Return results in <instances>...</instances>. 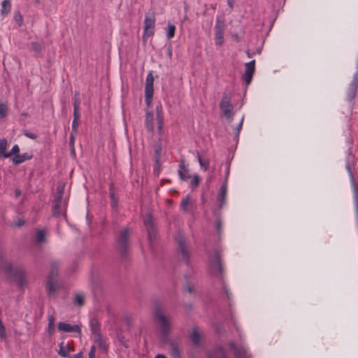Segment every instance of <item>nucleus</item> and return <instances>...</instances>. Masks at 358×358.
I'll use <instances>...</instances> for the list:
<instances>
[{"instance_id": "c03bdc74", "label": "nucleus", "mask_w": 358, "mask_h": 358, "mask_svg": "<svg viewBox=\"0 0 358 358\" xmlns=\"http://www.w3.org/2000/svg\"><path fill=\"white\" fill-rule=\"evenodd\" d=\"M55 326V318L53 315L48 316V331L50 333L53 331Z\"/></svg>"}, {"instance_id": "bf43d9fd", "label": "nucleus", "mask_w": 358, "mask_h": 358, "mask_svg": "<svg viewBox=\"0 0 358 358\" xmlns=\"http://www.w3.org/2000/svg\"><path fill=\"white\" fill-rule=\"evenodd\" d=\"M227 3L231 10L234 8V0H227Z\"/></svg>"}, {"instance_id": "680f3d73", "label": "nucleus", "mask_w": 358, "mask_h": 358, "mask_svg": "<svg viewBox=\"0 0 358 358\" xmlns=\"http://www.w3.org/2000/svg\"><path fill=\"white\" fill-rule=\"evenodd\" d=\"M119 339H120V342L122 343V345H123L124 346H125V347H127V348L128 347V345H127V344L126 343V342H124V340H123V339H124V338H123V337H122V338H119Z\"/></svg>"}, {"instance_id": "4c0bfd02", "label": "nucleus", "mask_w": 358, "mask_h": 358, "mask_svg": "<svg viewBox=\"0 0 358 358\" xmlns=\"http://www.w3.org/2000/svg\"><path fill=\"white\" fill-rule=\"evenodd\" d=\"M84 303H85V299L83 295H81V294L76 295L75 299H74V303L76 305L82 306L84 305Z\"/></svg>"}, {"instance_id": "7ed1b4c3", "label": "nucleus", "mask_w": 358, "mask_h": 358, "mask_svg": "<svg viewBox=\"0 0 358 358\" xmlns=\"http://www.w3.org/2000/svg\"><path fill=\"white\" fill-rule=\"evenodd\" d=\"M154 319L159 326L160 333L162 337L166 339L171 331V324L159 308L155 309L154 312Z\"/></svg>"}, {"instance_id": "5701e85b", "label": "nucleus", "mask_w": 358, "mask_h": 358, "mask_svg": "<svg viewBox=\"0 0 358 358\" xmlns=\"http://www.w3.org/2000/svg\"><path fill=\"white\" fill-rule=\"evenodd\" d=\"M208 358H227L224 348L222 346H216L208 352Z\"/></svg>"}, {"instance_id": "9b49d317", "label": "nucleus", "mask_w": 358, "mask_h": 358, "mask_svg": "<svg viewBox=\"0 0 358 358\" xmlns=\"http://www.w3.org/2000/svg\"><path fill=\"white\" fill-rule=\"evenodd\" d=\"M144 224L147 229L148 240L150 243H152L156 236V229L151 214H148L146 215V217L144 220Z\"/></svg>"}, {"instance_id": "393cba45", "label": "nucleus", "mask_w": 358, "mask_h": 358, "mask_svg": "<svg viewBox=\"0 0 358 358\" xmlns=\"http://www.w3.org/2000/svg\"><path fill=\"white\" fill-rule=\"evenodd\" d=\"M145 125L147 130L152 133L154 131V115L152 111H147L145 114Z\"/></svg>"}, {"instance_id": "6e6d98bb", "label": "nucleus", "mask_w": 358, "mask_h": 358, "mask_svg": "<svg viewBox=\"0 0 358 358\" xmlns=\"http://www.w3.org/2000/svg\"><path fill=\"white\" fill-rule=\"evenodd\" d=\"M224 290L225 292V294L227 295V297L229 300H230V298H231V293L229 292V289L224 285Z\"/></svg>"}, {"instance_id": "0e129e2a", "label": "nucleus", "mask_w": 358, "mask_h": 358, "mask_svg": "<svg viewBox=\"0 0 358 358\" xmlns=\"http://www.w3.org/2000/svg\"><path fill=\"white\" fill-rule=\"evenodd\" d=\"M155 358H166L164 355H157Z\"/></svg>"}, {"instance_id": "9d476101", "label": "nucleus", "mask_w": 358, "mask_h": 358, "mask_svg": "<svg viewBox=\"0 0 358 358\" xmlns=\"http://www.w3.org/2000/svg\"><path fill=\"white\" fill-rule=\"evenodd\" d=\"M8 277L12 280L16 281L20 288H22L27 284L25 272L22 268H17L15 270L13 269L11 275Z\"/></svg>"}, {"instance_id": "58836bf2", "label": "nucleus", "mask_w": 358, "mask_h": 358, "mask_svg": "<svg viewBox=\"0 0 358 358\" xmlns=\"http://www.w3.org/2000/svg\"><path fill=\"white\" fill-rule=\"evenodd\" d=\"M73 108H80V99L78 92H75L73 97Z\"/></svg>"}, {"instance_id": "de8ad7c7", "label": "nucleus", "mask_w": 358, "mask_h": 358, "mask_svg": "<svg viewBox=\"0 0 358 358\" xmlns=\"http://www.w3.org/2000/svg\"><path fill=\"white\" fill-rule=\"evenodd\" d=\"M73 119L80 120V108H73Z\"/></svg>"}, {"instance_id": "603ef678", "label": "nucleus", "mask_w": 358, "mask_h": 358, "mask_svg": "<svg viewBox=\"0 0 358 358\" xmlns=\"http://www.w3.org/2000/svg\"><path fill=\"white\" fill-rule=\"evenodd\" d=\"M15 20L18 23L19 26H21L22 24V15L18 13L17 15H15Z\"/></svg>"}, {"instance_id": "e433bc0d", "label": "nucleus", "mask_w": 358, "mask_h": 358, "mask_svg": "<svg viewBox=\"0 0 358 358\" xmlns=\"http://www.w3.org/2000/svg\"><path fill=\"white\" fill-rule=\"evenodd\" d=\"M176 27L170 23L168 24V31L166 36L169 39L172 38L175 35Z\"/></svg>"}, {"instance_id": "aec40b11", "label": "nucleus", "mask_w": 358, "mask_h": 358, "mask_svg": "<svg viewBox=\"0 0 358 358\" xmlns=\"http://www.w3.org/2000/svg\"><path fill=\"white\" fill-rule=\"evenodd\" d=\"M189 338L194 345L199 346L201 345V336L199 331V327L197 326L193 327L189 335Z\"/></svg>"}, {"instance_id": "ddd939ff", "label": "nucleus", "mask_w": 358, "mask_h": 358, "mask_svg": "<svg viewBox=\"0 0 358 358\" xmlns=\"http://www.w3.org/2000/svg\"><path fill=\"white\" fill-rule=\"evenodd\" d=\"M229 348L234 351L236 358H250L247 349L243 346H237L233 341L229 343Z\"/></svg>"}, {"instance_id": "79ce46f5", "label": "nucleus", "mask_w": 358, "mask_h": 358, "mask_svg": "<svg viewBox=\"0 0 358 358\" xmlns=\"http://www.w3.org/2000/svg\"><path fill=\"white\" fill-rule=\"evenodd\" d=\"M31 48L36 52H40L42 50L41 44L38 42H32L31 43Z\"/></svg>"}, {"instance_id": "f257e3e1", "label": "nucleus", "mask_w": 358, "mask_h": 358, "mask_svg": "<svg viewBox=\"0 0 358 358\" xmlns=\"http://www.w3.org/2000/svg\"><path fill=\"white\" fill-rule=\"evenodd\" d=\"M208 262L211 273L222 279L223 278L224 267L220 252L217 250H215L209 257Z\"/></svg>"}, {"instance_id": "f8f14e48", "label": "nucleus", "mask_w": 358, "mask_h": 358, "mask_svg": "<svg viewBox=\"0 0 358 358\" xmlns=\"http://www.w3.org/2000/svg\"><path fill=\"white\" fill-rule=\"evenodd\" d=\"M245 69L243 75V79L246 85L250 84L255 70V60L253 59L245 64Z\"/></svg>"}, {"instance_id": "f3484780", "label": "nucleus", "mask_w": 358, "mask_h": 358, "mask_svg": "<svg viewBox=\"0 0 358 358\" xmlns=\"http://www.w3.org/2000/svg\"><path fill=\"white\" fill-rule=\"evenodd\" d=\"M58 329L62 332H78L80 333L81 330L78 325H71L65 322H59Z\"/></svg>"}, {"instance_id": "3c124183", "label": "nucleus", "mask_w": 358, "mask_h": 358, "mask_svg": "<svg viewBox=\"0 0 358 358\" xmlns=\"http://www.w3.org/2000/svg\"><path fill=\"white\" fill-rule=\"evenodd\" d=\"M96 347L92 345L89 352V358H95Z\"/></svg>"}, {"instance_id": "2f4dec72", "label": "nucleus", "mask_w": 358, "mask_h": 358, "mask_svg": "<svg viewBox=\"0 0 358 358\" xmlns=\"http://www.w3.org/2000/svg\"><path fill=\"white\" fill-rule=\"evenodd\" d=\"M171 355L173 358H181L180 350L177 343L171 344Z\"/></svg>"}, {"instance_id": "4be33fe9", "label": "nucleus", "mask_w": 358, "mask_h": 358, "mask_svg": "<svg viewBox=\"0 0 358 358\" xmlns=\"http://www.w3.org/2000/svg\"><path fill=\"white\" fill-rule=\"evenodd\" d=\"M90 327L92 333V336H95L96 335L101 334V324L96 318H92L90 321Z\"/></svg>"}, {"instance_id": "c756f323", "label": "nucleus", "mask_w": 358, "mask_h": 358, "mask_svg": "<svg viewBox=\"0 0 358 358\" xmlns=\"http://www.w3.org/2000/svg\"><path fill=\"white\" fill-rule=\"evenodd\" d=\"M11 9V3L9 0H3L1 2V13L2 15H7Z\"/></svg>"}, {"instance_id": "a211bd4d", "label": "nucleus", "mask_w": 358, "mask_h": 358, "mask_svg": "<svg viewBox=\"0 0 358 358\" xmlns=\"http://www.w3.org/2000/svg\"><path fill=\"white\" fill-rule=\"evenodd\" d=\"M63 199H56L52 204V215L55 217H60L64 214L62 208Z\"/></svg>"}, {"instance_id": "8fccbe9b", "label": "nucleus", "mask_w": 358, "mask_h": 358, "mask_svg": "<svg viewBox=\"0 0 358 358\" xmlns=\"http://www.w3.org/2000/svg\"><path fill=\"white\" fill-rule=\"evenodd\" d=\"M76 134H77V133H73V131H71L70 134L69 143L71 146H73V145H74Z\"/></svg>"}, {"instance_id": "69168bd1", "label": "nucleus", "mask_w": 358, "mask_h": 358, "mask_svg": "<svg viewBox=\"0 0 358 358\" xmlns=\"http://www.w3.org/2000/svg\"><path fill=\"white\" fill-rule=\"evenodd\" d=\"M246 53H247V56L248 57H252L253 56V55H254L253 53H250L249 51H247Z\"/></svg>"}, {"instance_id": "cd10ccee", "label": "nucleus", "mask_w": 358, "mask_h": 358, "mask_svg": "<svg viewBox=\"0 0 358 358\" xmlns=\"http://www.w3.org/2000/svg\"><path fill=\"white\" fill-rule=\"evenodd\" d=\"M71 350V348L69 347V345L67 344L66 345H64V342H62L59 344V350H58V354L63 357H70L69 351Z\"/></svg>"}, {"instance_id": "4468645a", "label": "nucleus", "mask_w": 358, "mask_h": 358, "mask_svg": "<svg viewBox=\"0 0 358 358\" xmlns=\"http://www.w3.org/2000/svg\"><path fill=\"white\" fill-rule=\"evenodd\" d=\"M109 196L110 199V204L112 208L117 210L118 206L119 197L117 194L116 187L113 182H110L109 185Z\"/></svg>"}, {"instance_id": "c9c22d12", "label": "nucleus", "mask_w": 358, "mask_h": 358, "mask_svg": "<svg viewBox=\"0 0 358 358\" xmlns=\"http://www.w3.org/2000/svg\"><path fill=\"white\" fill-rule=\"evenodd\" d=\"M17 155H20V148L17 145H15L13 146L11 150L6 153V155H5V158H8L11 157L12 155L15 156Z\"/></svg>"}, {"instance_id": "4d7b16f0", "label": "nucleus", "mask_w": 358, "mask_h": 358, "mask_svg": "<svg viewBox=\"0 0 358 358\" xmlns=\"http://www.w3.org/2000/svg\"><path fill=\"white\" fill-rule=\"evenodd\" d=\"M215 331L220 334L223 331V328L222 327V326H220V324H217L215 327Z\"/></svg>"}, {"instance_id": "c85d7f7f", "label": "nucleus", "mask_w": 358, "mask_h": 358, "mask_svg": "<svg viewBox=\"0 0 358 358\" xmlns=\"http://www.w3.org/2000/svg\"><path fill=\"white\" fill-rule=\"evenodd\" d=\"M46 289L49 295L52 294L56 291V279L48 278L46 283Z\"/></svg>"}, {"instance_id": "6e6552de", "label": "nucleus", "mask_w": 358, "mask_h": 358, "mask_svg": "<svg viewBox=\"0 0 358 358\" xmlns=\"http://www.w3.org/2000/svg\"><path fill=\"white\" fill-rule=\"evenodd\" d=\"M358 87V71L355 72L346 90V99L352 101L356 96Z\"/></svg>"}, {"instance_id": "e2e57ef3", "label": "nucleus", "mask_w": 358, "mask_h": 358, "mask_svg": "<svg viewBox=\"0 0 358 358\" xmlns=\"http://www.w3.org/2000/svg\"><path fill=\"white\" fill-rule=\"evenodd\" d=\"M347 169L350 174L351 176H352V171H351V169H350V166L349 164H347Z\"/></svg>"}, {"instance_id": "20e7f679", "label": "nucleus", "mask_w": 358, "mask_h": 358, "mask_svg": "<svg viewBox=\"0 0 358 358\" xmlns=\"http://www.w3.org/2000/svg\"><path fill=\"white\" fill-rule=\"evenodd\" d=\"M155 27V17L153 13H148L145 15L144 20V27L143 40L147 41V40L153 36Z\"/></svg>"}, {"instance_id": "1a4fd4ad", "label": "nucleus", "mask_w": 358, "mask_h": 358, "mask_svg": "<svg viewBox=\"0 0 358 358\" xmlns=\"http://www.w3.org/2000/svg\"><path fill=\"white\" fill-rule=\"evenodd\" d=\"M224 20L217 18L215 26V40L217 45H221L224 42Z\"/></svg>"}, {"instance_id": "f704fd0d", "label": "nucleus", "mask_w": 358, "mask_h": 358, "mask_svg": "<svg viewBox=\"0 0 358 358\" xmlns=\"http://www.w3.org/2000/svg\"><path fill=\"white\" fill-rule=\"evenodd\" d=\"M7 148V141L5 138L0 139V157H5L7 152H6Z\"/></svg>"}, {"instance_id": "052dcab7", "label": "nucleus", "mask_w": 358, "mask_h": 358, "mask_svg": "<svg viewBox=\"0 0 358 358\" xmlns=\"http://www.w3.org/2000/svg\"><path fill=\"white\" fill-rule=\"evenodd\" d=\"M187 291L189 292V293H192L194 292V287L193 286L190 285H187Z\"/></svg>"}, {"instance_id": "a878e982", "label": "nucleus", "mask_w": 358, "mask_h": 358, "mask_svg": "<svg viewBox=\"0 0 358 358\" xmlns=\"http://www.w3.org/2000/svg\"><path fill=\"white\" fill-rule=\"evenodd\" d=\"M32 157H33V155L28 153V152L23 153L22 155L21 154L13 156V163L15 165H19V164L23 163L24 162H25L26 160L31 159Z\"/></svg>"}, {"instance_id": "49530a36", "label": "nucleus", "mask_w": 358, "mask_h": 358, "mask_svg": "<svg viewBox=\"0 0 358 358\" xmlns=\"http://www.w3.org/2000/svg\"><path fill=\"white\" fill-rule=\"evenodd\" d=\"M80 120L73 119L71 131H73V133H78V128L80 124Z\"/></svg>"}, {"instance_id": "a19ab883", "label": "nucleus", "mask_w": 358, "mask_h": 358, "mask_svg": "<svg viewBox=\"0 0 358 358\" xmlns=\"http://www.w3.org/2000/svg\"><path fill=\"white\" fill-rule=\"evenodd\" d=\"M243 120H244V117H243L241 118V120L239 122V124L234 129V130H235V138H237V139L238 138L241 130L242 129Z\"/></svg>"}, {"instance_id": "b1692460", "label": "nucleus", "mask_w": 358, "mask_h": 358, "mask_svg": "<svg viewBox=\"0 0 358 358\" xmlns=\"http://www.w3.org/2000/svg\"><path fill=\"white\" fill-rule=\"evenodd\" d=\"M178 175L181 180H187L190 178L189 169L185 165L184 160H181L179 164Z\"/></svg>"}, {"instance_id": "39448f33", "label": "nucleus", "mask_w": 358, "mask_h": 358, "mask_svg": "<svg viewBox=\"0 0 358 358\" xmlns=\"http://www.w3.org/2000/svg\"><path fill=\"white\" fill-rule=\"evenodd\" d=\"M220 108L227 119H231L233 117L234 111V106L231 103L230 96L227 94H223L220 103Z\"/></svg>"}, {"instance_id": "dca6fc26", "label": "nucleus", "mask_w": 358, "mask_h": 358, "mask_svg": "<svg viewBox=\"0 0 358 358\" xmlns=\"http://www.w3.org/2000/svg\"><path fill=\"white\" fill-rule=\"evenodd\" d=\"M227 193V186L226 182H223L220 187L218 195L217 196V201L219 203V208H222L226 203V197Z\"/></svg>"}, {"instance_id": "864d4df0", "label": "nucleus", "mask_w": 358, "mask_h": 358, "mask_svg": "<svg viewBox=\"0 0 358 358\" xmlns=\"http://www.w3.org/2000/svg\"><path fill=\"white\" fill-rule=\"evenodd\" d=\"M229 171H230L229 165H227V169H226V173H225L224 181V182H226L227 185V182H228V178H229Z\"/></svg>"}, {"instance_id": "2eb2a0df", "label": "nucleus", "mask_w": 358, "mask_h": 358, "mask_svg": "<svg viewBox=\"0 0 358 358\" xmlns=\"http://www.w3.org/2000/svg\"><path fill=\"white\" fill-rule=\"evenodd\" d=\"M93 340L102 353L106 354L108 352V345L106 343V339L103 337L102 334L93 336Z\"/></svg>"}, {"instance_id": "338daca9", "label": "nucleus", "mask_w": 358, "mask_h": 358, "mask_svg": "<svg viewBox=\"0 0 358 358\" xmlns=\"http://www.w3.org/2000/svg\"><path fill=\"white\" fill-rule=\"evenodd\" d=\"M24 224V221H20L18 222V226H22Z\"/></svg>"}, {"instance_id": "ea45409f", "label": "nucleus", "mask_w": 358, "mask_h": 358, "mask_svg": "<svg viewBox=\"0 0 358 358\" xmlns=\"http://www.w3.org/2000/svg\"><path fill=\"white\" fill-rule=\"evenodd\" d=\"M64 191V185H62L57 187V196L56 199H63V194Z\"/></svg>"}, {"instance_id": "0eeeda50", "label": "nucleus", "mask_w": 358, "mask_h": 358, "mask_svg": "<svg viewBox=\"0 0 358 358\" xmlns=\"http://www.w3.org/2000/svg\"><path fill=\"white\" fill-rule=\"evenodd\" d=\"M176 241L178 243V250L182 255V260L187 264V265H189L190 263V258L186 246L185 237L182 234H178L176 236Z\"/></svg>"}, {"instance_id": "09e8293b", "label": "nucleus", "mask_w": 358, "mask_h": 358, "mask_svg": "<svg viewBox=\"0 0 358 358\" xmlns=\"http://www.w3.org/2000/svg\"><path fill=\"white\" fill-rule=\"evenodd\" d=\"M23 134L25 136H27V137H28V138H29L31 139H36V137H37V136L36 134H33V133H31V132H30V131H29L27 130H24L23 131Z\"/></svg>"}, {"instance_id": "5fc2aeb1", "label": "nucleus", "mask_w": 358, "mask_h": 358, "mask_svg": "<svg viewBox=\"0 0 358 358\" xmlns=\"http://www.w3.org/2000/svg\"><path fill=\"white\" fill-rule=\"evenodd\" d=\"M215 227H216L218 233H220L221 231V228H222V223H221L220 220H217V222L215 223Z\"/></svg>"}, {"instance_id": "774afa93", "label": "nucleus", "mask_w": 358, "mask_h": 358, "mask_svg": "<svg viewBox=\"0 0 358 358\" xmlns=\"http://www.w3.org/2000/svg\"><path fill=\"white\" fill-rule=\"evenodd\" d=\"M16 194H17V195H19V194H20V191H17V192H16Z\"/></svg>"}, {"instance_id": "13d9d810", "label": "nucleus", "mask_w": 358, "mask_h": 358, "mask_svg": "<svg viewBox=\"0 0 358 358\" xmlns=\"http://www.w3.org/2000/svg\"><path fill=\"white\" fill-rule=\"evenodd\" d=\"M70 358H82L83 357V353L81 352L73 355L70 356Z\"/></svg>"}, {"instance_id": "473e14b6", "label": "nucleus", "mask_w": 358, "mask_h": 358, "mask_svg": "<svg viewBox=\"0 0 358 358\" xmlns=\"http://www.w3.org/2000/svg\"><path fill=\"white\" fill-rule=\"evenodd\" d=\"M190 203V198L189 196H187L186 197L183 198L181 201L180 208L182 211L187 212V208Z\"/></svg>"}, {"instance_id": "bb28decb", "label": "nucleus", "mask_w": 358, "mask_h": 358, "mask_svg": "<svg viewBox=\"0 0 358 358\" xmlns=\"http://www.w3.org/2000/svg\"><path fill=\"white\" fill-rule=\"evenodd\" d=\"M58 267H59V263L57 261L53 260L51 262L50 271V274L48 275V278L56 279V278L58 275Z\"/></svg>"}, {"instance_id": "a18cd8bd", "label": "nucleus", "mask_w": 358, "mask_h": 358, "mask_svg": "<svg viewBox=\"0 0 358 358\" xmlns=\"http://www.w3.org/2000/svg\"><path fill=\"white\" fill-rule=\"evenodd\" d=\"M7 106L4 103H0V117H5L7 114Z\"/></svg>"}, {"instance_id": "37998d69", "label": "nucleus", "mask_w": 358, "mask_h": 358, "mask_svg": "<svg viewBox=\"0 0 358 358\" xmlns=\"http://www.w3.org/2000/svg\"><path fill=\"white\" fill-rule=\"evenodd\" d=\"M200 182V177L197 175L194 176L193 178L191 180L190 185L192 188L196 187Z\"/></svg>"}, {"instance_id": "412c9836", "label": "nucleus", "mask_w": 358, "mask_h": 358, "mask_svg": "<svg viewBox=\"0 0 358 358\" xmlns=\"http://www.w3.org/2000/svg\"><path fill=\"white\" fill-rule=\"evenodd\" d=\"M156 116H157V124L159 132L162 131L163 124H164V117H163V108L161 103H159L156 106Z\"/></svg>"}, {"instance_id": "72a5a7b5", "label": "nucleus", "mask_w": 358, "mask_h": 358, "mask_svg": "<svg viewBox=\"0 0 358 358\" xmlns=\"http://www.w3.org/2000/svg\"><path fill=\"white\" fill-rule=\"evenodd\" d=\"M36 242L37 243H41L45 242V231L42 229H39L36 231Z\"/></svg>"}, {"instance_id": "7c9ffc66", "label": "nucleus", "mask_w": 358, "mask_h": 358, "mask_svg": "<svg viewBox=\"0 0 358 358\" xmlns=\"http://www.w3.org/2000/svg\"><path fill=\"white\" fill-rule=\"evenodd\" d=\"M196 155L201 168L205 171H207L209 168V160L206 158H203L199 152H197Z\"/></svg>"}, {"instance_id": "f03ea898", "label": "nucleus", "mask_w": 358, "mask_h": 358, "mask_svg": "<svg viewBox=\"0 0 358 358\" xmlns=\"http://www.w3.org/2000/svg\"><path fill=\"white\" fill-rule=\"evenodd\" d=\"M129 228H124L120 231L118 236L115 239L117 250L123 258H127L129 251Z\"/></svg>"}, {"instance_id": "423d86ee", "label": "nucleus", "mask_w": 358, "mask_h": 358, "mask_svg": "<svg viewBox=\"0 0 358 358\" xmlns=\"http://www.w3.org/2000/svg\"><path fill=\"white\" fill-rule=\"evenodd\" d=\"M154 77L152 73L147 75L145 86V101L148 106L151 105L152 101L154 88H153Z\"/></svg>"}, {"instance_id": "6ab92c4d", "label": "nucleus", "mask_w": 358, "mask_h": 358, "mask_svg": "<svg viewBox=\"0 0 358 358\" xmlns=\"http://www.w3.org/2000/svg\"><path fill=\"white\" fill-rule=\"evenodd\" d=\"M0 269L3 270L7 276H10L13 272V266L11 263L6 262L3 258L2 252H0Z\"/></svg>"}]
</instances>
